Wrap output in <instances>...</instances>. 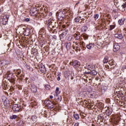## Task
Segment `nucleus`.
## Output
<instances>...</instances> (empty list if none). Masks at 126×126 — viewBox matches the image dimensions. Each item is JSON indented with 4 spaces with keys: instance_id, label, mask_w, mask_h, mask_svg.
I'll use <instances>...</instances> for the list:
<instances>
[{
    "instance_id": "21",
    "label": "nucleus",
    "mask_w": 126,
    "mask_h": 126,
    "mask_svg": "<svg viewBox=\"0 0 126 126\" xmlns=\"http://www.w3.org/2000/svg\"><path fill=\"white\" fill-rule=\"evenodd\" d=\"M125 1V3H124V4L121 6V9L122 11H125L126 9V0H124Z\"/></svg>"
},
{
    "instance_id": "35",
    "label": "nucleus",
    "mask_w": 126,
    "mask_h": 126,
    "mask_svg": "<svg viewBox=\"0 0 126 126\" xmlns=\"http://www.w3.org/2000/svg\"><path fill=\"white\" fill-rule=\"evenodd\" d=\"M115 27H116V26L115 25H111L110 26V30H113V29H114L115 28Z\"/></svg>"
},
{
    "instance_id": "4",
    "label": "nucleus",
    "mask_w": 126,
    "mask_h": 126,
    "mask_svg": "<svg viewBox=\"0 0 126 126\" xmlns=\"http://www.w3.org/2000/svg\"><path fill=\"white\" fill-rule=\"evenodd\" d=\"M21 109V106L19 104H13L12 106V109L13 111L15 113H18L19 111H20V109Z\"/></svg>"
},
{
    "instance_id": "31",
    "label": "nucleus",
    "mask_w": 126,
    "mask_h": 126,
    "mask_svg": "<svg viewBox=\"0 0 126 126\" xmlns=\"http://www.w3.org/2000/svg\"><path fill=\"white\" fill-rule=\"evenodd\" d=\"M94 20H97L99 18V14H96L94 15Z\"/></svg>"
},
{
    "instance_id": "52",
    "label": "nucleus",
    "mask_w": 126,
    "mask_h": 126,
    "mask_svg": "<svg viewBox=\"0 0 126 126\" xmlns=\"http://www.w3.org/2000/svg\"><path fill=\"white\" fill-rule=\"evenodd\" d=\"M121 55H123V52H120Z\"/></svg>"
},
{
    "instance_id": "28",
    "label": "nucleus",
    "mask_w": 126,
    "mask_h": 126,
    "mask_svg": "<svg viewBox=\"0 0 126 126\" xmlns=\"http://www.w3.org/2000/svg\"><path fill=\"white\" fill-rule=\"evenodd\" d=\"M74 38L75 40H79L80 39V36H79V35L77 34H75L74 35Z\"/></svg>"
},
{
    "instance_id": "50",
    "label": "nucleus",
    "mask_w": 126,
    "mask_h": 126,
    "mask_svg": "<svg viewBox=\"0 0 126 126\" xmlns=\"http://www.w3.org/2000/svg\"><path fill=\"white\" fill-rule=\"evenodd\" d=\"M73 78H74L73 77H71V80H73Z\"/></svg>"
},
{
    "instance_id": "1",
    "label": "nucleus",
    "mask_w": 126,
    "mask_h": 126,
    "mask_svg": "<svg viewBox=\"0 0 126 126\" xmlns=\"http://www.w3.org/2000/svg\"><path fill=\"white\" fill-rule=\"evenodd\" d=\"M45 24H46L48 28L51 31H53L54 28H58L57 22L53 19H49L46 20Z\"/></svg>"
},
{
    "instance_id": "17",
    "label": "nucleus",
    "mask_w": 126,
    "mask_h": 126,
    "mask_svg": "<svg viewBox=\"0 0 126 126\" xmlns=\"http://www.w3.org/2000/svg\"><path fill=\"white\" fill-rule=\"evenodd\" d=\"M62 31H63V29H61V31H59V37L61 41L63 42V32H62Z\"/></svg>"
},
{
    "instance_id": "15",
    "label": "nucleus",
    "mask_w": 126,
    "mask_h": 126,
    "mask_svg": "<svg viewBox=\"0 0 126 126\" xmlns=\"http://www.w3.org/2000/svg\"><path fill=\"white\" fill-rule=\"evenodd\" d=\"M6 64H7V61L5 60L0 61V66L2 67Z\"/></svg>"
},
{
    "instance_id": "23",
    "label": "nucleus",
    "mask_w": 126,
    "mask_h": 126,
    "mask_svg": "<svg viewBox=\"0 0 126 126\" xmlns=\"http://www.w3.org/2000/svg\"><path fill=\"white\" fill-rule=\"evenodd\" d=\"M108 62H109V57H108V56H106L104 58L103 61V63H107Z\"/></svg>"
},
{
    "instance_id": "34",
    "label": "nucleus",
    "mask_w": 126,
    "mask_h": 126,
    "mask_svg": "<svg viewBox=\"0 0 126 126\" xmlns=\"http://www.w3.org/2000/svg\"><path fill=\"white\" fill-rule=\"evenodd\" d=\"M51 87L49 85H46L45 86V88H46V90H50V88Z\"/></svg>"
},
{
    "instance_id": "11",
    "label": "nucleus",
    "mask_w": 126,
    "mask_h": 126,
    "mask_svg": "<svg viewBox=\"0 0 126 126\" xmlns=\"http://www.w3.org/2000/svg\"><path fill=\"white\" fill-rule=\"evenodd\" d=\"M32 93H36L37 92V87L34 84H31L30 87Z\"/></svg>"
},
{
    "instance_id": "8",
    "label": "nucleus",
    "mask_w": 126,
    "mask_h": 126,
    "mask_svg": "<svg viewBox=\"0 0 126 126\" xmlns=\"http://www.w3.org/2000/svg\"><path fill=\"white\" fill-rule=\"evenodd\" d=\"M23 34L24 36H29L30 34V29L23 28Z\"/></svg>"
},
{
    "instance_id": "42",
    "label": "nucleus",
    "mask_w": 126,
    "mask_h": 126,
    "mask_svg": "<svg viewBox=\"0 0 126 126\" xmlns=\"http://www.w3.org/2000/svg\"><path fill=\"white\" fill-rule=\"evenodd\" d=\"M67 30H65V31L64 32V35H66L67 34Z\"/></svg>"
},
{
    "instance_id": "24",
    "label": "nucleus",
    "mask_w": 126,
    "mask_h": 126,
    "mask_svg": "<svg viewBox=\"0 0 126 126\" xmlns=\"http://www.w3.org/2000/svg\"><path fill=\"white\" fill-rule=\"evenodd\" d=\"M87 29H88V28H87V26H83L81 28V31L82 32H86V31H87Z\"/></svg>"
},
{
    "instance_id": "7",
    "label": "nucleus",
    "mask_w": 126,
    "mask_h": 126,
    "mask_svg": "<svg viewBox=\"0 0 126 126\" xmlns=\"http://www.w3.org/2000/svg\"><path fill=\"white\" fill-rule=\"evenodd\" d=\"M58 18L59 20L61 22H59V24H62L63 23V12H60L58 14Z\"/></svg>"
},
{
    "instance_id": "38",
    "label": "nucleus",
    "mask_w": 126,
    "mask_h": 126,
    "mask_svg": "<svg viewBox=\"0 0 126 126\" xmlns=\"http://www.w3.org/2000/svg\"><path fill=\"white\" fill-rule=\"evenodd\" d=\"M52 38L54 39V40H57V36L56 35H53L52 36Z\"/></svg>"
},
{
    "instance_id": "45",
    "label": "nucleus",
    "mask_w": 126,
    "mask_h": 126,
    "mask_svg": "<svg viewBox=\"0 0 126 126\" xmlns=\"http://www.w3.org/2000/svg\"><path fill=\"white\" fill-rule=\"evenodd\" d=\"M54 98V96H53V95H50V99H53Z\"/></svg>"
},
{
    "instance_id": "55",
    "label": "nucleus",
    "mask_w": 126,
    "mask_h": 126,
    "mask_svg": "<svg viewBox=\"0 0 126 126\" xmlns=\"http://www.w3.org/2000/svg\"><path fill=\"white\" fill-rule=\"evenodd\" d=\"M124 30H126V28H124Z\"/></svg>"
},
{
    "instance_id": "32",
    "label": "nucleus",
    "mask_w": 126,
    "mask_h": 126,
    "mask_svg": "<svg viewBox=\"0 0 126 126\" xmlns=\"http://www.w3.org/2000/svg\"><path fill=\"white\" fill-rule=\"evenodd\" d=\"M64 76L65 77V78L68 77V76H69V73H68V72H65L64 74Z\"/></svg>"
},
{
    "instance_id": "10",
    "label": "nucleus",
    "mask_w": 126,
    "mask_h": 126,
    "mask_svg": "<svg viewBox=\"0 0 126 126\" xmlns=\"http://www.w3.org/2000/svg\"><path fill=\"white\" fill-rule=\"evenodd\" d=\"M13 76V74L10 73V71H8L6 74L5 75V77L8 79V80H11L12 79V76Z\"/></svg>"
},
{
    "instance_id": "51",
    "label": "nucleus",
    "mask_w": 126,
    "mask_h": 126,
    "mask_svg": "<svg viewBox=\"0 0 126 126\" xmlns=\"http://www.w3.org/2000/svg\"><path fill=\"white\" fill-rule=\"evenodd\" d=\"M34 11H36V10H37V9L36 8H34Z\"/></svg>"
},
{
    "instance_id": "44",
    "label": "nucleus",
    "mask_w": 126,
    "mask_h": 126,
    "mask_svg": "<svg viewBox=\"0 0 126 126\" xmlns=\"http://www.w3.org/2000/svg\"><path fill=\"white\" fill-rule=\"evenodd\" d=\"M56 29H57V28H53V31L52 32V33H55V32L56 31Z\"/></svg>"
},
{
    "instance_id": "18",
    "label": "nucleus",
    "mask_w": 126,
    "mask_h": 126,
    "mask_svg": "<svg viewBox=\"0 0 126 126\" xmlns=\"http://www.w3.org/2000/svg\"><path fill=\"white\" fill-rule=\"evenodd\" d=\"M1 86H2V88H3V89H4V90H6V89H7V88H8L7 87V84L5 82H3L2 83Z\"/></svg>"
},
{
    "instance_id": "40",
    "label": "nucleus",
    "mask_w": 126,
    "mask_h": 126,
    "mask_svg": "<svg viewBox=\"0 0 126 126\" xmlns=\"http://www.w3.org/2000/svg\"><path fill=\"white\" fill-rule=\"evenodd\" d=\"M32 9H32L31 10V12H32V13H33V14H35V11L33 10Z\"/></svg>"
},
{
    "instance_id": "13",
    "label": "nucleus",
    "mask_w": 126,
    "mask_h": 126,
    "mask_svg": "<svg viewBox=\"0 0 126 126\" xmlns=\"http://www.w3.org/2000/svg\"><path fill=\"white\" fill-rule=\"evenodd\" d=\"M120 46L118 43H114L113 48L114 52H117V51H119V50H120Z\"/></svg>"
},
{
    "instance_id": "48",
    "label": "nucleus",
    "mask_w": 126,
    "mask_h": 126,
    "mask_svg": "<svg viewBox=\"0 0 126 126\" xmlns=\"http://www.w3.org/2000/svg\"><path fill=\"white\" fill-rule=\"evenodd\" d=\"M18 71V75H19V74H20V71L19 72H18V71Z\"/></svg>"
},
{
    "instance_id": "53",
    "label": "nucleus",
    "mask_w": 126,
    "mask_h": 126,
    "mask_svg": "<svg viewBox=\"0 0 126 126\" xmlns=\"http://www.w3.org/2000/svg\"><path fill=\"white\" fill-rule=\"evenodd\" d=\"M1 13V10L0 9V14Z\"/></svg>"
},
{
    "instance_id": "12",
    "label": "nucleus",
    "mask_w": 126,
    "mask_h": 126,
    "mask_svg": "<svg viewBox=\"0 0 126 126\" xmlns=\"http://www.w3.org/2000/svg\"><path fill=\"white\" fill-rule=\"evenodd\" d=\"M72 65L74 68H77V67H79L80 66V63L78 61H75L73 62Z\"/></svg>"
},
{
    "instance_id": "27",
    "label": "nucleus",
    "mask_w": 126,
    "mask_h": 126,
    "mask_svg": "<svg viewBox=\"0 0 126 126\" xmlns=\"http://www.w3.org/2000/svg\"><path fill=\"white\" fill-rule=\"evenodd\" d=\"M73 117L75 119V120H79V115L77 114H75L73 115Z\"/></svg>"
},
{
    "instance_id": "46",
    "label": "nucleus",
    "mask_w": 126,
    "mask_h": 126,
    "mask_svg": "<svg viewBox=\"0 0 126 126\" xmlns=\"http://www.w3.org/2000/svg\"><path fill=\"white\" fill-rule=\"evenodd\" d=\"M84 103H85V104H87V100H84Z\"/></svg>"
},
{
    "instance_id": "19",
    "label": "nucleus",
    "mask_w": 126,
    "mask_h": 126,
    "mask_svg": "<svg viewBox=\"0 0 126 126\" xmlns=\"http://www.w3.org/2000/svg\"><path fill=\"white\" fill-rule=\"evenodd\" d=\"M125 20H126V19H125L124 18L119 19L118 21V23H119V25H120V26L124 25V24H125Z\"/></svg>"
},
{
    "instance_id": "20",
    "label": "nucleus",
    "mask_w": 126,
    "mask_h": 126,
    "mask_svg": "<svg viewBox=\"0 0 126 126\" xmlns=\"http://www.w3.org/2000/svg\"><path fill=\"white\" fill-rule=\"evenodd\" d=\"M109 64L110 65V66H112V67H115V62L113 60H110L109 61Z\"/></svg>"
},
{
    "instance_id": "22",
    "label": "nucleus",
    "mask_w": 126,
    "mask_h": 126,
    "mask_svg": "<svg viewBox=\"0 0 126 126\" xmlns=\"http://www.w3.org/2000/svg\"><path fill=\"white\" fill-rule=\"evenodd\" d=\"M32 121L34 123H36L37 121H38V119L37 118V116L36 115H33L32 116Z\"/></svg>"
},
{
    "instance_id": "47",
    "label": "nucleus",
    "mask_w": 126,
    "mask_h": 126,
    "mask_svg": "<svg viewBox=\"0 0 126 126\" xmlns=\"http://www.w3.org/2000/svg\"><path fill=\"white\" fill-rule=\"evenodd\" d=\"M108 114L109 115H111L112 114V111H110V112H108Z\"/></svg>"
},
{
    "instance_id": "49",
    "label": "nucleus",
    "mask_w": 126,
    "mask_h": 126,
    "mask_svg": "<svg viewBox=\"0 0 126 126\" xmlns=\"http://www.w3.org/2000/svg\"><path fill=\"white\" fill-rule=\"evenodd\" d=\"M106 67H107V68H108H108H110V67H109V65H106Z\"/></svg>"
},
{
    "instance_id": "30",
    "label": "nucleus",
    "mask_w": 126,
    "mask_h": 126,
    "mask_svg": "<svg viewBox=\"0 0 126 126\" xmlns=\"http://www.w3.org/2000/svg\"><path fill=\"white\" fill-rule=\"evenodd\" d=\"M81 18L80 17H77L76 18H75V22H79Z\"/></svg>"
},
{
    "instance_id": "29",
    "label": "nucleus",
    "mask_w": 126,
    "mask_h": 126,
    "mask_svg": "<svg viewBox=\"0 0 126 126\" xmlns=\"http://www.w3.org/2000/svg\"><path fill=\"white\" fill-rule=\"evenodd\" d=\"M64 46L66 47L67 50H69V49H70V44L68 43H65Z\"/></svg>"
},
{
    "instance_id": "56",
    "label": "nucleus",
    "mask_w": 126,
    "mask_h": 126,
    "mask_svg": "<svg viewBox=\"0 0 126 126\" xmlns=\"http://www.w3.org/2000/svg\"><path fill=\"white\" fill-rule=\"evenodd\" d=\"M66 62H68V60H66Z\"/></svg>"
},
{
    "instance_id": "2",
    "label": "nucleus",
    "mask_w": 126,
    "mask_h": 126,
    "mask_svg": "<svg viewBox=\"0 0 126 126\" xmlns=\"http://www.w3.org/2000/svg\"><path fill=\"white\" fill-rule=\"evenodd\" d=\"M2 100L4 104V107H2V108L6 109H10V108H11V105H10V103H9V100L6 97L3 96L2 97Z\"/></svg>"
},
{
    "instance_id": "43",
    "label": "nucleus",
    "mask_w": 126,
    "mask_h": 126,
    "mask_svg": "<svg viewBox=\"0 0 126 126\" xmlns=\"http://www.w3.org/2000/svg\"><path fill=\"white\" fill-rule=\"evenodd\" d=\"M57 80H58V81H60V80H61V77H60V75H58Z\"/></svg>"
},
{
    "instance_id": "6",
    "label": "nucleus",
    "mask_w": 126,
    "mask_h": 126,
    "mask_svg": "<svg viewBox=\"0 0 126 126\" xmlns=\"http://www.w3.org/2000/svg\"><path fill=\"white\" fill-rule=\"evenodd\" d=\"M9 19V15H5L3 17V18L2 19L1 21L2 24H3V25H6V24H7V22H8Z\"/></svg>"
},
{
    "instance_id": "39",
    "label": "nucleus",
    "mask_w": 126,
    "mask_h": 126,
    "mask_svg": "<svg viewBox=\"0 0 126 126\" xmlns=\"http://www.w3.org/2000/svg\"><path fill=\"white\" fill-rule=\"evenodd\" d=\"M125 69H126V65H124L123 66L122 68V70H125Z\"/></svg>"
},
{
    "instance_id": "26",
    "label": "nucleus",
    "mask_w": 126,
    "mask_h": 126,
    "mask_svg": "<svg viewBox=\"0 0 126 126\" xmlns=\"http://www.w3.org/2000/svg\"><path fill=\"white\" fill-rule=\"evenodd\" d=\"M18 118V116L16 115H13L12 116L10 117V120H15V119H17Z\"/></svg>"
},
{
    "instance_id": "14",
    "label": "nucleus",
    "mask_w": 126,
    "mask_h": 126,
    "mask_svg": "<svg viewBox=\"0 0 126 126\" xmlns=\"http://www.w3.org/2000/svg\"><path fill=\"white\" fill-rule=\"evenodd\" d=\"M94 43H90L86 45V47L88 50H92L94 48Z\"/></svg>"
},
{
    "instance_id": "41",
    "label": "nucleus",
    "mask_w": 126,
    "mask_h": 126,
    "mask_svg": "<svg viewBox=\"0 0 126 126\" xmlns=\"http://www.w3.org/2000/svg\"><path fill=\"white\" fill-rule=\"evenodd\" d=\"M79 126V123L77 122V123H76L74 126Z\"/></svg>"
},
{
    "instance_id": "5",
    "label": "nucleus",
    "mask_w": 126,
    "mask_h": 126,
    "mask_svg": "<svg viewBox=\"0 0 126 126\" xmlns=\"http://www.w3.org/2000/svg\"><path fill=\"white\" fill-rule=\"evenodd\" d=\"M39 69L40 70V72L42 73H46L47 72V70L46 69V67L42 63L39 64L38 65Z\"/></svg>"
},
{
    "instance_id": "36",
    "label": "nucleus",
    "mask_w": 126,
    "mask_h": 126,
    "mask_svg": "<svg viewBox=\"0 0 126 126\" xmlns=\"http://www.w3.org/2000/svg\"><path fill=\"white\" fill-rule=\"evenodd\" d=\"M25 68H27V69H30V67L28 64H26L25 66Z\"/></svg>"
},
{
    "instance_id": "33",
    "label": "nucleus",
    "mask_w": 126,
    "mask_h": 126,
    "mask_svg": "<svg viewBox=\"0 0 126 126\" xmlns=\"http://www.w3.org/2000/svg\"><path fill=\"white\" fill-rule=\"evenodd\" d=\"M62 99V96L60 95L59 96H58L57 101H58V102H61Z\"/></svg>"
},
{
    "instance_id": "58",
    "label": "nucleus",
    "mask_w": 126,
    "mask_h": 126,
    "mask_svg": "<svg viewBox=\"0 0 126 126\" xmlns=\"http://www.w3.org/2000/svg\"><path fill=\"white\" fill-rule=\"evenodd\" d=\"M63 27H64V28L65 26H63Z\"/></svg>"
},
{
    "instance_id": "54",
    "label": "nucleus",
    "mask_w": 126,
    "mask_h": 126,
    "mask_svg": "<svg viewBox=\"0 0 126 126\" xmlns=\"http://www.w3.org/2000/svg\"><path fill=\"white\" fill-rule=\"evenodd\" d=\"M62 27L63 28V25H62Z\"/></svg>"
},
{
    "instance_id": "57",
    "label": "nucleus",
    "mask_w": 126,
    "mask_h": 126,
    "mask_svg": "<svg viewBox=\"0 0 126 126\" xmlns=\"http://www.w3.org/2000/svg\"><path fill=\"white\" fill-rule=\"evenodd\" d=\"M61 56H63V54H61Z\"/></svg>"
},
{
    "instance_id": "3",
    "label": "nucleus",
    "mask_w": 126,
    "mask_h": 126,
    "mask_svg": "<svg viewBox=\"0 0 126 126\" xmlns=\"http://www.w3.org/2000/svg\"><path fill=\"white\" fill-rule=\"evenodd\" d=\"M44 104L48 107V109H53L55 107V104L50 100H45Z\"/></svg>"
},
{
    "instance_id": "25",
    "label": "nucleus",
    "mask_w": 126,
    "mask_h": 126,
    "mask_svg": "<svg viewBox=\"0 0 126 126\" xmlns=\"http://www.w3.org/2000/svg\"><path fill=\"white\" fill-rule=\"evenodd\" d=\"M55 93L56 94L57 97H58V94H60L61 93V92H60V88L57 87L56 90L55 91Z\"/></svg>"
},
{
    "instance_id": "37",
    "label": "nucleus",
    "mask_w": 126,
    "mask_h": 126,
    "mask_svg": "<svg viewBox=\"0 0 126 126\" xmlns=\"http://www.w3.org/2000/svg\"><path fill=\"white\" fill-rule=\"evenodd\" d=\"M25 21H26V22H29L30 21V19L29 18H26L25 19Z\"/></svg>"
},
{
    "instance_id": "9",
    "label": "nucleus",
    "mask_w": 126,
    "mask_h": 126,
    "mask_svg": "<svg viewBox=\"0 0 126 126\" xmlns=\"http://www.w3.org/2000/svg\"><path fill=\"white\" fill-rule=\"evenodd\" d=\"M89 71H86V74H91L92 75H97V71L95 70H90L88 69Z\"/></svg>"
},
{
    "instance_id": "16",
    "label": "nucleus",
    "mask_w": 126,
    "mask_h": 126,
    "mask_svg": "<svg viewBox=\"0 0 126 126\" xmlns=\"http://www.w3.org/2000/svg\"><path fill=\"white\" fill-rule=\"evenodd\" d=\"M114 36L115 37V38H117V39H119L120 40H122L124 38V36H123V34L116 33L114 35Z\"/></svg>"
}]
</instances>
